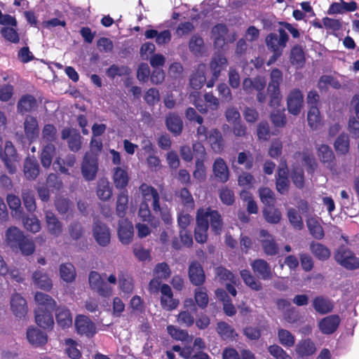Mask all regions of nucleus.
Listing matches in <instances>:
<instances>
[{
    "label": "nucleus",
    "mask_w": 359,
    "mask_h": 359,
    "mask_svg": "<svg viewBox=\"0 0 359 359\" xmlns=\"http://www.w3.org/2000/svg\"><path fill=\"white\" fill-rule=\"evenodd\" d=\"M23 172L28 180H34L39 175V164L34 158L27 157L24 162Z\"/></svg>",
    "instance_id": "nucleus-30"
},
{
    "label": "nucleus",
    "mask_w": 359,
    "mask_h": 359,
    "mask_svg": "<svg viewBox=\"0 0 359 359\" xmlns=\"http://www.w3.org/2000/svg\"><path fill=\"white\" fill-rule=\"evenodd\" d=\"M24 132L27 140L32 143L38 138L39 135V127L36 118L27 115L24 121Z\"/></svg>",
    "instance_id": "nucleus-21"
},
{
    "label": "nucleus",
    "mask_w": 359,
    "mask_h": 359,
    "mask_svg": "<svg viewBox=\"0 0 359 359\" xmlns=\"http://www.w3.org/2000/svg\"><path fill=\"white\" fill-rule=\"evenodd\" d=\"M96 194L102 201L109 200L112 196V187L107 178H100L97 181Z\"/></svg>",
    "instance_id": "nucleus-39"
},
{
    "label": "nucleus",
    "mask_w": 359,
    "mask_h": 359,
    "mask_svg": "<svg viewBox=\"0 0 359 359\" xmlns=\"http://www.w3.org/2000/svg\"><path fill=\"white\" fill-rule=\"evenodd\" d=\"M98 171V159L96 155L86 152L81 163V173L87 181L95 180Z\"/></svg>",
    "instance_id": "nucleus-7"
},
{
    "label": "nucleus",
    "mask_w": 359,
    "mask_h": 359,
    "mask_svg": "<svg viewBox=\"0 0 359 359\" xmlns=\"http://www.w3.org/2000/svg\"><path fill=\"white\" fill-rule=\"evenodd\" d=\"M217 332L224 341H233L238 337L235 329L224 321L217 323Z\"/></svg>",
    "instance_id": "nucleus-38"
},
{
    "label": "nucleus",
    "mask_w": 359,
    "mask_h": 359,
    "mask_svg": "<svg viewBox=\"0 0 359 359\" xmlns=\"http://www.w3.org/2000/svg\"><path fill=\"white\" fill-rule=\"evenodd\" d=\"M35 285L44 290H50L52 287V280L48 276L40 270H36L32 276Z\"/></svg>",
    "instance_id": "nucleus-43"
},
{
    "label": "nucleus",
    "mask_w": 359,
    "mask_h": 359,
    "mask_svg": "<svg viewBox=\"0 0 359 359\" xmlns=\"http://www.w3.org/2000/svg\"><path fill=\"white\" fill-rule=\"evenodd\" d=\"M11 308L13 314L19 318L25 316L27 312V305L25 299L20 294L15 293L11 299Z\"/></svg>",
    "instance_id": "nucleus-25"
},
{
    "label": "nucleus",
    "mask_w": 359,
    "mask_h": 359,
    "mask_svg": "<svg viewBox=\"0 0 359 359\" xmlns=\"http://www.w3.org/2000/svg\"><path fill=\"white\" fill-rule=\"evenodd\" d=\"M304 96L298 88L290 90L287 97V107L289 113L292 115H298L303 106Z\"/></svg>",
    "instance_id": "nucleus-14"
},
{
    "label": "nucleus",
    "mask_w": 359,
    "mask_h": 359,
    "mask_svg": "<svg viewBox=\"0 0 359 359\" xmlns=\"http://www.w3.org/2000/svg\"><path fill=\"white\" fill-rule=\"evenodd\" d=\"M57 131L53 124H45L42 129V139L48 143H53L57 140Z\"/></svg>",
    "instance_id": "nucleus-58"
},
{
    "label": "nucleus",
    "mask_w": 359,
    "mask_h": 359,
    "mask_svg": "<svg viewBox=\"0 0 359 359\" xmlns=\"http://www.w3.org/2000/svg\"><path fill=\"white\" fill-rule=\"evenodd\" d=\"M237 163L243 165L246 170H250L254 166V158L249 151H241L238 154Z\"/></svg>",
    "instance_id": "nucleus-60"
},
{
    "label": "nucleus",
    "mask_w": 359,
    "mask_h": 359,
    "mask_svg": "<svg viewBox=\"0 0 359 359\" xmlns=\"http://www.w3.org/2000/svg\"><path fill=\"white\" fill-rule=\"evenodd\" d=\"M251 268L255 275L248 269H243L240 275L244 283L255 291H260L262 284L258 280H269L273 278L271 266L264 259H256L251 263Z\"/></svg>",
    "instance_id": "nucleus-2"
},
{
    "label": "nucleus",
    "mask_w": 359,
    "mask_h": 359,
    "mask_svg": "<svg viewBox=\"0 0 359 359\" xmlns=\"http://www.w3.org/2000/svg\"><path fill=\"white\" fill-rule=\"evenodd\" d=\"M205 44L202 36L194 34L189 41V49L195 56H201L204 53Z\"/></svg>",
    "instance_id": "nucleus-42"
},
{
    "label": "nucleus",
    "mask_w": 359,
    "mask_h": 359,
    "mask_svg": "<svg viewBox=\"0 0 359 359\" xmlns=\"http://www.w3.org/2000/svg\"><path fill=\"white\" fill-rule=\"evenodd\" d=\"M22 222L25 229L33 233L39 232L41 229L40 221L36 216L23 217Z\"/></svg>",
    "instance_id": "nucleus-64"
},
{
    "label": "nucleus",
    "mask_w": 359,
    "mask_h": 359,
    "mask_svg": "<svg viewBox=\"0 0 359 359\" xmlns=\"http://www.w3.org/2000/svg\"><path fill=\"white\" fill-rule=\"evenodd\" d=\"M283 80V72L278 68H273L270 72V80L267 87L269 96V104L271 107L277 108L280 105L282 95L280 86Z\"/></svg>",
    "instance_id": "nucleus-3"
},
{
    "label": "nucleus",
    "mask_w": 359,
    "mask_h": 359,
    "mask_svg": "<svg viewBox=\"0 0 359 359\" xmlns=\"http://www.w3.org/2000/svg\"><path fill=\"white\" fill-rule=\"evenodd\" d=\"M1 158L8 172L11 175L15 173L18 154L14 145L11 141L6 142L4 152L1 155Z\"/></svg>",
    "instance_id": "nucleus-13"
},
{
    "label": "nucleus",
    "mask_w": 359,
    "mask_h": 359,
    "mask_svg": "<svg viewBox=\"0 0 359 359\" xmlns=\"http://www.w3.org/2000/svg\"><path fill=\"white\" fill-rule=\"evenodd\" d=\"M60 273L62 279L67 283L74 280L76 275L75 268L71 263L62 264L60 266Z\"/></svg>",
    "instance_id": "nucleus-53"
},
{
    "label": "nucleus",
    "mask_w": 359,
    "mask_h": 359,
    "mask_svg": "<svg viewBox=\"0 0 359 359\" xmlns=\"http://www.w3.org/2000/svg\"><path fill=\"white\" fill-rule=\"evenodd\" d=\"M1 34L5 40L12 43H18L20 41V35L16 27H4L1 29Z\"/></svg>",
    "instance_id": "nucleus-61"
},
{
    "label": "nucleus",
    "mask_w": 359,
    "mask_h": 359,
    "mask_svg": "<svg viewBox=\"0 0 359 359\" xmlns=\"http://www.w3.org/2000/svg\"><path fill=\"white\" fill-rule=\"evenodd\" d=\"M278 338L280 344L287 348L292 347L295 344V337L285 329H278Z\"/></svg>",
    "instance_id": "nucleus-55"
},
{
    "label": "nucleus",
    "mask_w": 359,
    "mask_h": 359,
    "mask_svg": "<svg viewBox=\"0 0 359 359\" xmlns=\"http://www.w3.org/2000/svg\"><path fill=\"white\" fill-rule=\"evenodd\" d=\"M263 216L265 220L270 224H278L281 219L280 211L275 205L264 207Z\"/></svg>",
    "instance_id": "nucleus-52"
},
{
    "label": "nucleus",
    "mask_w": 359,
    "mask_h": 359,
    "mask_svg": "<svg viewBox=\"0 0 359 359\" xmlns=\"http://www.w3.org/2000/svg\"><path fill=\"white\" fill-rule=\"evenodd\" d=\"M194 300L201 309H205L208 304V296L205 287H199L194 291Z\"/></svg>",
    "instance_id": "nucleus-62"
},
{
    "label": "nucleus",
    "mask_w": 359,
    "mask_h": 359,
    "mask_svg": "<svg viewBox=\"0 0 359 359\" xmlns=\"http://www.w3.org/2000/svg\"><path fill=\"white\" fill-rule=\"evenodd\" d=\"M128 208V195L127 190H123L117 196L116 212L118 217L123 219Z\"/></svg>",
    "instance_id": "nucleus-44"
},
{
    "label": "nucleus",
    "mask_w": 359,
    "mask_h": 359,
    "mask_svg": "<svg viewBox=\"0 0 359 359\" xmlns=\"http://www.w3.org/2000/svg\"><path fill=\"white\" fill-rule=\"evenodd\" d=\"M208 140L215 152H220L223 149L224 140L221 132L218 129L213 128L210 130Z\"/></svg>",
    "instance_id": "nucleus-46"
},
{
    "label": "nucleus",
    "mask_w": 359,
    "mask_h": 359,
    "mask_svg": "<svg viewBox=\"0 0 359 359\" xmlns=\"http://www.w3.org/2000/svg\"><path fill=\"white\" fill-rule=\"evenodd\" d=\"M55 318L57 325L62 329L69 327L72 324V316L66 306H58L55 309Z\"/></svg>",
    "instance_id": "nucleus-32"
},
{
    "label": "nucleus",
    "mask_w": 359,
    "mask_h": 359,
    "mask_svg": "<svg viewBox=\"0 0 359 359\" xmlns=\"http://www.w3.org/2000/svg\"><path fill=\"white\" fill-rule=\"evenodd\" d=\"M316 350V344L309 338L299 340L294 349L297 357L302 359L312 356Z\"/></svg>",
    "instance_id": "nucleus-23"
},
{
    "label": "nucleus",
    "mask_w": 359,
    "mask_h": 359,
    "mask_svg": "<svg viewBox=\"0 0 359 359\" xmlns=\"http://www.w3.org/2000/svg\"><path fill=\"white\" fill-rule=\"evenodd\" d=\"M349 137L347 134H340L334 143V147L337 153L346 154L349 151Z\"/></svg>",
    "instance_id": "nucleus-54"
},
{
    "label": "nucleus",
    "mask_w": 359,
    "mask_h": 359,
    "mask_svg": "<svg viewBox=\"0 0 359 359\" xmlns=\"http://www.w3.org/2000/svg\"><path fill=\"white\" fill-rule=\"evenodd\" d=\"M76 163V156L74 154H68L65 158L57 157L53 165L58 168L61 173L69 174V168H72Z\"/></svg>",
    "instance_id": "nucleus-41"
},
{
    "label": "nucleus",
    "mask_w": 359,
    "mask_h": 359,
    "mask_svg": "<svg viewBox=\"0 0 359 359\" xmlns=\"http://www.w3.org/2000/svg\"><path fill=\"white\" fill-rule=\"evenodd\" d=\"M188 274L190 282L194 285L201 286L205 280L203 268L198 261H193L190 263Z\"/></svg>",
    "instance_id": "nucleus-20"
},
{
    "label": "nucleus",
    "mask_w": 359,
    "mask_h": 359,
    "mask_svg": "<svg viewBox=\"0 0 359 359\" xmlns=\"http://www.w3.org/2000/svg\"><path fill=\"white\" fill-rule=\"evenodd\" d=\"M22 199L26 210L29 212H34L36 209V205L34 193L30 190H23Z\"/></svg>",
    "instance_id": "nucleus-59"
},
{
    "label": "nucleus",
    "mask_w": 359,
    "mask_h": 359,
    "mask_svg": "<svg viewBox=\"0 0 359 359\" xmlns=\"http://www.w3.org/2000/svg\"><path fill=\"white\" fill-rule=\"evenodd\" d=\"M93 236L96 242L102 247L108 245L110 243V231L107 226L100 221L94 222L93 228Z\"/></svg>",
    "instance_id": "nucleus-15"
},
{
    "label": "nucleus",
    "mask_w": 359,
    "mask_h": 359,
    "mask_svg": "<svg viewBox=\"0 0 359 359\" xmlns=\"http://www.w3.org/2000/svg\"><path fill=\"white\" fill-rule=\"evenodd\" d=\"M55 154V147L53 144L48 143L43 147L40 155V160L43 168H48L51 165Z\"/></svg>",
    "instance_id": "nucleus-40"
},
{
    "label": "nucleus",
    "mask_w": 359,
    "mask_h": 359,
    "mask_svg": "<svg viewBox=\"0 0 359 359\" xmlns=\"http://www.w3.org/2000/svg\"><path fill=\"white\" fill-rule=\"evenodd\" d=\"M277 31L278 35L276 33H270L266 36V45L271 50L283 52L289 41V35L283 28H279Z\"/></svg>",
    "instance_id": "nucleus-8"
},
{
    "label": "nucleus",
    "mask_w": 359,
    "mask_h": 359,
    "mask_svg": "<svg viewBox=\"0 0 359 359\" xmlns=\"http://www.w3.org/2000/svg\"><path fill=\"white\" fill-rule=\"evenodd\" d=\"M301 154L302 156V162L304 165L307 167V172H313L316 169L318 164L312 151L309 149H305L303 150L302 153L297 152L295 154V155L299 156Z\"/></svg>",
    "instance_id": "nucleus-49"
},
{
    "label": "nucleus",
    "mask_w": 359,
    "mask_h": 359,
    "mask_svg": "<svg viewBox=\"0 0 359 359\" xmlns=\"http://www.w3.org/2000/svg\"><path fill=\"white\" fill-rule=\"evenodd\" d=\"M142 201L148 203L149 201L152 200V209L154 212L161 211L160 205V196L158 191L151 185L146 183H142L139 187Z\"/></svg>",
    "instance_id": "nucleus-11"
},
{
    "label": "nucleus",
    "mask_w": 359,
    "mask_h": 359,
    "mask_svg": "<svg viewBox=\"0 0 359 359\" xmlns=\"http://www.w3.org/2000/svg\"><path fill=\"white\" fill-rule=\"evenodd\" d=\"M37 107L36 99L32 95L25 94L18 100L17 104L18 112L20 114H25L35 110Z\"/></svg>",
    "instance_id": "nucleus-27"
},
{
    "label": "nucleus",
    "mask_w": 359,
    "mask_h": 359,
    "mask_svg": "<svg viewBox=\"0 0 359 359\" xmlns=\"http://www.w3.org/2000/svg\"><path fill=\"white\" fill-rule=\"evenodd\" d=\"M341 323L339 316L332 314L323 318L318 322V328L324 334H332L337 331Z\"/></svg>",
    "instance_id": "nucleus-17"
},
{
    "label": "nucleus",
    "mask_w": 359,
    "mask_h": 359,
    "mask_svg": "<svg viewBox=\"0 0 359 359\" xmlns=\"http://www.w3.org/2000/svg\"><path fill=\"white\" fill-rule=\"evenodd\" d=\"M313 307L320 314H326L334 309L332 302L323 296H317L313 299Z\"/></svg>",
    "instance_id": "nucleus-35"
},
{
    "label": "nucleus",
    "mask_w": 359,
    "mask_h": 359,
    "mask_svg": "<svg viewBox=\"0 0 359 359\" xmlns=\"http://www.w3.org/2000/svg\"><path fill=\"white\" fill-rule=\"evenodd\" d=\"M212 172L217 181L226 183L229 181L230 172L225 161L221 158H217L212 165Z\"/></svg>",
    "instance_id": "nucleus-22"
},
{
    "label": "nucleus",
    "mask_w": 359,
    "mask_h": 359,
    "mask_svg": "<svg viewBox=\"0 0 359 359\" xmlns=\"http://www.w3.org/2000/svg\"><path fill=\"white\" fill-rule=\"evenodd\" d=\"M209 223L202 215H196V226L194 228V238L197 243H205L208 240V231Z\"/></svg>",
    "instance_id": "nucleus-19"
},
{
    "label": "nucleus",
    "mask_w": 359,
    "mask_h": 359,
    "mask_svg": "<svg viewBox=\"0 0 359 359\" xmlns=\"http://www.w3.org/2000/svg\"><path fill=\"white\" fill-rule=\"evenodd\" d=\"M335 260L347 269H355L359 267V259L346 246H340L335 255Z\"/></svg>",
    "instance_id": "nucleus-6"
},
{
    "label": "nucleus",
    "mask_w": 359,
    "mask_h": 359,
    "mask_svg": "<svg viewBox=\"0 0 359 359\" xmlns=\"http://www.w3.org/2000/svg\"><path fill=\"white\" fill-rule=\"evenodd\" d=\"M259 241L262 249L266 256H276L279 252V245L274 236L266 229H261L259 232Z\"/></svg>",
    "instance_id": "nucleus-9"
},
{
    "label": "nucleus",
    "mask_w": 359,
    "mask_h": 359,
    "mask_svg": "<svg viewBox=\"0 0 359 359\" xmlns=\"http://www.w3.org/2000/svg\"><path fill=\"white\" fill-rule=\"evenodd\" d=\"M290 60L292 65L302 66L305 62L304 52L301 45L294 46L290 50Z\"/></svg>",
    "instance_id": "nucleus-50"
},
{
    "label": "nucleus",
    "mask_w": 359,
    "mask_h": 359,
    "mask_svg": "<svg viewBox=\"0 0 359 359\" xmlns=\"http://www.w3.org/2000/svg\"><path fill=\"white\" fill-rule=\"evenodd\" d=\"M36 308L34 310L36 323L43 330L50 331L54 327L53 311L56 302L48 294L36 292L34 295Z\"/></svg>",
    "instance_id": "nucleus-1"
},
{
    "label": "nucleus",
    "mask_w": 359,
    "mask_h": 359,
    "mask_svg": "<svg viewBox=\"0 0 359 359\" xmlns=\"http://www.w3.org/2000/svg\"><path fill=\"white\" fill-rule=\"evenodd\" d=\"M6 241L7 244L12 248H17L20 241L25 237L23 231L16 226H11L6 231Z\"/></svg>",
    "instance_id": "nucleus-34"
},
{
    "label": "nucleus",
    "mask_w": 359,
    "mask_h": 359,
    "mask_svg": "<svg viewBox=\"0 0 359 359\" xmlns=\"http://www.w3.org/2000/svg\"><path fill=\"white\" fill-rule=\"evenodd\" d=\"M266 80L263 76H257L253 79L245 78L243 81V89L246 93H251L252 90H264Z\"/></svg>",
    "instance_id": "nucleus-31"
},
{
    "label": "nucleus",
    "mask_w": 359,
    "mask_h": 359,
    "mask_svg": "<svg viewBox=\"0 0 359 359\" xmlns=\"http://www.w3.org/2000/svg\"><path fill=\"white\" fill-rule=\"evenodd\" d=\"M310 250L312 254L319 260L325 261L330 257V250L325 245L317 242H311Z\"/></svg>",
    "instance_id": "nucleus-47"
},
{
    "label": "nucleus",
    "mask_w": 359,
    "mask_h": 359,
    "mask_svg": "<svg viewBox=\"0 0 359 359\" xmlns=\"http://www.w3.org/2000/svg\"><path fill=\"white\" fill-rule=\"evenodd\" d=\"M307 121L311 129L316 130L318 128L321 122V116L318 107H309L307 114Z\"/></svg>",
    "instance_id": "nucleus-56"
},
{
    "label": "nucleus",
    "mask_w": 359,
    "mask_h": 359,
    "mask_svg": "<svg viewBox=\"0 0 359 359\" xmlns=\"http://www.w3.org/2000/svg\"><path fill=\"white\" fill-rule=\"evenodd\" d=\"M131 73V69L126 65L118 66L117 65H111L107 70L106 74L111 79H114L116 76H128Z\"/></svg>",
    "instance_id": "nucleus-48"
},
{
    "label": "nucleus",
    "mask_w": 359,
    "mask_h": 359,
    "mask_svg": "<svg viewBox=\"0 0 359 359\" xmlns=\"http://www.w3.org/2000/svg\"><path fill=\"white\" fill-rule=\"evenodd\" d=\"M261 202L265 207L275 205L276 202L274 192L268 187H261L258 190Z\"/></svg>",
    "instance_id": "nucleus-51"
},
{
    "label": "nucleus",
    "mask_w": 359,
    "mask_h": 359,
    "mask_svg": "<svg viewBox=\"0 0 359 359\" xmlns=\"http://www.w3.org/2000/svg\"><path fill=\"white\" fill-rule=\"evenodd\" d=\"M165 125L169 131L175 136L180 135L183 130V121L181 117L174 112L169 113L165 117Z\"/></svg>",
    "instance_id": "nucleus-28"
},
{
    "label": "nucleus",
    "mask_w": 359,
    "mask_h": 359,
    "mask_svg": "<svg viewBox=\"0 0 359 359\" xmlns=\"http://www.w3.org/2000/svg\"><path fill=\"white\" fill-rule=\"evenodd\" d=\"M205 65H200L190 78V85L194 89H201L206 81Z\"/></svg>",
    "instance_id": "nucleus-45"
},
{
    "label": "nucleus",
    "mask_w": 359,
    "mask_h": 359,
    "mask_svg": "<svg viewBox=\"0 0 359 359\" xmlns=\"http://www.w3.org/2000/svg\"><path fill=\"white\" fill-rule=\"evenodd\" d=\"M196 213L205 217V220L209 223L212 231L215 235H220L223 229V219L220 213L216 210H212L211 208H199Z\"/></svg>",
    "instance_id": "nucleus-5"
},
{
    "label": "nucleus",
    "mask_w": 359,
    "mask_h": 359,
    "mask_svg": "<svg viewBox=\"0 0 359 359\" xmlns=\"http://www.w3.org/2000/svg\"><path fill=\"white\" fill-rule=\"evenodd\" d=\"M317 154L323 163H331L335 158L332 149L327 144H321L318 148Z\"/></svg>",
    "instance_id": "nucleus-57"
},
{
    "label": "nucleus",
    "mask_w": 359,
    "mask_h": 359,
    "mask_svg": "<svg viewBox=\"0 0 359 359\" xmlns=\"http://www.w3.org/2000/svg\"><path fill=\"white\" fill-rule=\"evenodd\" d=\"M192 147L196 158L195 170L193 172V177L198 182H203L206 179V168L204 161L206 159L207 154L203 144L199 142H195L192 144Z\"/></svg>",
    "instance_id": "nucleus-4"
},
{
    "label": "nucleus",
    "mask_w": 359,
    "mask_h": 359,
    "mask_svg": "<svg viewBox=\"0 0 359 359\" xmlns=\"http://www.w3.org/2000/svg\"><path fill=\"white\" fill-rule=\"evenodd\" d=\"M161 293V306L163 309L170 311L178 306L180 302L173 297L171 287L168 284H162Z\"/></svg>",
    "instance_id": "nucleus-16"
},
{
    "label": "nucleus",
    "mask_w": 359,
    "mask_h": 359,
    "mask_svg": "<svg viewBox=\"0 0 359 359\" xmlns=\"http://www.w3.org/2000/svg\"><path fill=\"white\" fill-rule=\"evenodd\" d=\"M175 196L178 201L187 210H193L195 207V203L192 194L190 191L183 187L179 190L175 191Z\"/></svg>",
    "instance_id": "nucleus-33"
},
{
    "label": "nucleus",
    "mask_w": 359,
    "mask_h": 359,
    "mask_svg": "<svg viewBox=\"0 0 359 359\" xmlns=\"http://www.w3.org/2000/svg\"><path fill=\"white\" fill-rule=\"evenodd\" d=\"M307 226L310 233L313 238L318 240L323 238L325 236L323 229L317 220H309L307 222Z\"/></svg>",
    "instance_id": "nucleus-63"
},
{
    "label": "nucleus",
    "mask_w": 359,
    "mask_h": 359,
    "mask_svg": "<svg viewBox=\"0 0 359 359\" xmlns=\"http://www.w3.org/2000/svg\"><path fill=\"white\" fill-rule=\"evenodd\" d=\"M290 181L287 165L279 167L276 175V189L280 194H287L289 191Z\"/></svg>",
    "instance_id": "nucleus-18"
},
{
    "label": "nucleus",
    "mask_w": 359,
    "mask_h": 359,
    "mask_svg": "<svg viewBox=\"0 0 359 359\" xmlns=\"http://www.w3.org/2000/svg\"><path fill=\"white\" fill-rule=\"evenodd\" d=\"M26 337L29 343L35 347L41 346L48 341L47 334L32 326L27 328Z\"/></svg>",
    "instance_id": "nucleus-24"
},
{
    "label": "nucleus",
    "mask_w": 359,
    "mask_h": 359,
    "mask_svg": "<svg viewBox=\"0 0 359 359\" xmlns=\"http://www.w3.org/2000/svg\"><path fill=\"white\" fill-rule=\"evenodd\" d=\"M227 65V59L222 53L215 55L210 62V67L212 72V75L215 76V79H218L220 76L221 72Z\"/></svg>",
    "instance_id": "nucleus-36"
},
{
    "label": "nucleus",
    "mask_w": 359,
    "mask_h": 359,
    "mask_svg": "<svg viewBox=\"0 0 359 359\" xmlns=\"http://www.w3.org/2000/svg\"><path fill=\"white\" fill-rule=\"evenodd\" d=\"M88 281L90 288L97 292L103 297L111 295L112 288L108 285L102 278V276L97 271H90L88 277Z\"/></svg>",
    "instance_id": "nucleus-10"
},
{
    "label": "nucleus",
    "mask_w": 359,
    "mask_h": 359,
    "mask_svg": "<svg viewBox=\"0 0 359 359\" xmlns=\"http://www.w3.org/2000/svg\"><path fill=\"white\" fill-rule=\"evenodd\" d=\"M74 324L76 330L80 335L91 338L96 334L95 323L85 315H78L75 318Z\"/></svg>",
    "instance_id": "nucleus-12"
},
{
    "label": "nucleus",
    "mask_w": 359,
    "mask_h": 359,
    "mask_svg": "<svg viewBox=\"0 0 359 359\" xmlns=\"http://www.w3.org/2000/svg\"><path fill=\"white\" fill-rule=\"evenodd\" d=\"M46 223L48 232L54 236H59L62 232V224L51 211H46Z\"/></svg>",
    "instance_id": "nucleus-29"
},
{
    "label": "nucleus",
    "mask_w": 359,
    "mask_h": 359,
    "mask_svg": "<svg viewBox=\"0 0 359 359\" xmlns=\"http://www.w3.org/2000/svg\"><path fill=\"white\" fill-rule=\"evenodd\" d=\"M129 175L126 169L116 167L114 169L113 180L117 189L126 190L129 182Z\"/></svg>",
    "instance_id": "nucleus-37"
},
{
    "label": "nucleus",
    "mask_w": 359,
    "mask_h": 359,
    "mask_svg": "<svg viewBox=\"0 0 359 359\" xmlns=\"http://www.w3.org/2000/svg\"><path fill=\"white\" fill-rule=\"evenodd\" d=\"M133 226L130 222L126 219H122L118 222V236L123 244H128L133 237Z\"/></svg>",
    "instance_id": "nucleus-26"
}]
</instances>
